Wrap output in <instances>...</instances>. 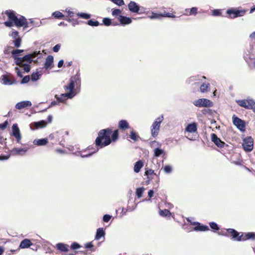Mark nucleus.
<instances>
[{
  "mask_svg": "<svg viewBox=\"0 0 255 255\" xmlns=\"http://www.w3.org/2000/svg\"><path fill=\"white\" fill-rule=\"evenodd\" d=\"M5 14L8 17V19H11L14 22V25L18 27H23L27 28L28 27V23L26 18L22 15L18 17L16 15L15 11L12 10H7L5 11Z\"/></svg>",
  "mask_w": 255,
  "mask_h": 255,
  "instance_id": "nucleus-2",
  "label": "nucleus"
},
{
  "mask_svg": "<svg viewBox=\"0 0 255 255\" xmlns=\"http://www.w3.org/2000/svg\"><path fill=\"white\" fill-rule=\"evenodd\" d=\"M197 8L195 7H192L190 9L189 15L194 14L195 15L197 13Z\"/></svg>",
  "mask_w": 255,
  "mask_h": 255,
  "instance_id": "nucleus-63",
  "label": "nucleus"
},
{
  "mask_svg": "<svg viewBox=\"0 0 255 255\" xmlns=\"http://www.w3.org/2000/svg\"><path fill=\"white\" fill-rule=\"evenodd\" d=\"M55 98L56 99L58 102L61 103H64L66 101V98L69 99V97L65 95V93L62 94L60 97L58 96L57 95H55Z\"/></svg>",
  "mask_w": 255,
  "mask_h": 255,
  "instance_id": "nucleus-34",
  "label": "nucleus"
},
{
  "mask_svg": "<svg viewBox=\"0 0 255 255\" xmlns=\"http://www.w3.org/2000/svg\"><path fill=\"white\" fill-rule=\"evenodd\" d=\"M209 225L213 232H217L219 231L220 227L216 223L214 222H211L209 223Z\"/></svg>",
  "mask_w": 255,
  "mask_h": 255,
  "instance_id": "nucleus-33",
  "label": "nucleus"
},
{
  "mask_svg": "<svg viewBox=\"0 0 255 255\" xmlns=\"http://www.w3.org/2000/svg\"><path fill=\"white\" fill-rule=\"evenodd\" d=\"M193 104L198 108L206 107L209 108L213 106V102L210 100L201 98L193 102Z\"/></svg>",
  "mask_w": 255,
  "mask_h": 255,
  "instance_id": "nucleus-5",
  "label": "nucleus"
},
{
  "mask_svg": "<svg viewBox=\"0 0 255 255\" xmlns=\"http://www.w3.org/2000/svg\"><path fill=\"white\" fill-rule=\"evenodd\" d=\"M233 124L241 131L245 130V123L242 119L236 117L235 115L233 116Z\"/></svg>",
  "mask_w": 255,
  "mask_h": 255,
  "instance_id": "nucleus-9",
  "label": "nucleus"
},
{
  "mask_svg": "<svg viewBox=\"0 0 255 255\" xmlns=\"http://www.w3.org/2000/svg\"><path fill=\"white\" fill-rule=\"evenodd\" d=\"M30 23H31L35 27H39L41 22H34L32 19H30Z\"/></svg>",
  "mask_w": 255,
  "mask_h": 255,
  "instance_id": "nucleus-59",
  "label": "nucleus"
},
{
  "mask_svg": "<svg viewBox=\"0 0 255 255\" xmlns=\"http://www.w3.org/2000/svg\"><path fill=\"white\" fill-rule=\"evenodd\" d=\"M47 125V122L45 120H41L38 122H34L30 125V128L35 130L38 128H43Z\"/></svg>",
  "mask_w": 255,
  "mask_h": 255,
  "instance_id": "nucleus-14",
  "label": "nucleus"
},
{
  "mask_svg": "<svg viewBox=\"0 0 255 255\" xmlns=\"http://www.w3.org/2000/svg\"><path fill=\"white\" fill-rule=\"evenodd\" d=\"M222 13L221 12V10L220 9H214L212 11V15L214 16H220L221 15Z\"/></svg>",
  "mask_w": 255,
  "mask_h": 255,
  "instance_id": "nucleus-56",
  "label": "nucleus"
},
{
  "mask_svg": "<svg viewBox=\"0 0 255 255\" xmlns=\"http://www.w3.org/2000/svg\"><path fill=\"white\" fill-rule=\"evenodd\" d=\"M61 44H57L53 47V51L54 52H58L60 48Z\"/></svg>",
  "mask_w": 255,
  "mask_h": 255,
  "instance_id": "nucleus-62",
  "label": "nucleus"
},
{
  "mask_svg": "<svg viewBox=\"0 0 255 255\" xmlns=\"http://www.w3.org/2000/svg\"><path fill=\"white\" fill-rule=\"evenodd\" d=\"M13 43L15 47H20L21 43V38L18 36L17 38L14 39V40H13Z\"/></svg>",
  "mask_w": 255,
  "mask_h": 255,
  "instance_id": "nucleus-43",
  "label": "nucleus"
},
{
  "mask_svg": "<svg viewBox=\"0 0 255 255\" xmlns=\"http://www.w3.org/2000/svg\"><path fill=\"white\" fill-rule=\"evenodd\" d=\"M113 3L118 6H122L125 4L124 0H111Z\"/></svg>",
  "mask_w": 255,
  "mask_h": 255,
  "instance_id": "nucleus-51",
  "label": "nucleus"
},
{
  "mask_svg": "<svg viewBox=\"0 0 255 255\" xmlns=\"http://www.w3.org/2000/svg\"><path fill=\"white\" fill-rule=\"evenodd\" d=\"M65 11L67 13L68 15L70 17H72L74 16V12L71 10H70V9L66 8L65 9Z\"/></svg>",
  "mask_w": 255,
  "mask_h": 255,
  "instance_id": "nucleus-64",
  "label": "nucleus"
},
{
  "mask_svg": "<svg viewBox=\"0 0 255 255\" xmlns=\"http://www.w3.org/2000/svg\"><path fill=\"white\" fill-rule=\"evenodd\" d=\"M129 136H130V138L131 139L133 140L134 141H136L137 140L138 138L139 137V136L137 135V134L136 133V132H134V131H131L130 132Z\"/></svg>",
  "mask_w": 255,
  "mask_h": 255,
  "instance_id": "nucleus-48",
  "label": "nucleus"
},
{
  "mask_svg": "<svg viewBox=\"0 0 255 255\" xmlns=\"http://www.w3.org/2000/svg\"><path fill=\"white\" fill-rule=\"evenodd\" d=\"M33 143L34 145L38 146H43L48 143V139L46 138L35 139L33 140Z\"/></svg>",
  "mask_w": 255,
  "mask_h": 255,
  "instance_id": "nucleus-25",
  "label": "nucleus"
},
{
  "mask_svg": "<svg viewBox=\"0 0 255 255\" xmlns=\"http://www.w3.org/2000/svg\"><path fill=\"white\" fill-rule=\"evenodd\" d=\"M144 189V188L143 187L136 188L135 195L137 198H140L142 197Z\"/></svg>",
  "mask_w": 255,
  "mask_h": 255,
  "instance_id": "nucleus-41",
  "label": "nucleus"
},
{
  "mask_svg": "<svg viewBox=\"0 0 255 255\" xmlns=\"http://www.w3.org/2000/svg\"><path fill=\"white\" fill-rule=\"evenodd\" d=\"M18 66L22 67L26 73H28L30 70V66L29 63H22L21 64V65Z\"/></svg>",
  "mask_w": 255,
  "mask_h": 255,
  "instance_id": "nucleus-42",
  "label": "nucleus"
},
{
  "mask_svg": "<svg viewBox=\"0 0 255 255\" xmlns=\"http://www.w3.org/2000/svg\"><path fill=\"white\" fill-rule=\"evenodd\" d=\"M40 76L41 74L38 72H33L31 75V81L36 82L39 79Z\"/></svg>",
  "mask_w": 255,
  "mask_h": 255,
  "instance_id": "nucleus-37",
  "label": "nucleus"
},
{
  "mask_svg": "<svg viewBox=\"0 0 255 255\" xmlns=\"http://www.w3.org/2000/svg\"><path fill=\"white\" fill-rule=\"evenodd\" d=\"M103 23L106 26H110L112 24V21L110 18L105 17L103 19Z\"/></svg>",
  "mask_w": 255,
  "mask_h": 255,
  "instance_id": "nucleus-47",
  "label": "nucleus"
},
{
  "mask_svg": "<svg viewBox=\"0 0 255 255\" xmlns=\"http://www.w3.org/2000/svg\"><path fill=\"white\" fill-rule=\"evenodd\" d=\"M251 103H250V108L249 109L252 110L253 112L255 113V101L252 99V101H250Z\"/></svg>",
  "mask_w": 255,
  "mask_h": 255,
  "instance_id": "nucleus-57",
  "label": "nucleus"
},
{
  "mask_svg": "<svg viewBox=\"0 0 255 255\" xmlns=\"http://www.w3.org/2000/svg\"><path fill=\"white\" fill-rule=\"evenodd\" d=\"M200 77L199 76L190 77L189 78L187 79L186 83L188 84H190L192 82H194V84L198 85L199 83L197 82L196 81H198V80H200Z\"/></svg>",
  "mask_w": 255,
  "mask_h": 255,
  "instance_id": "nucleus-32",
  "label": "nucleus"
},
{
  "mask_svg": "<svg viewBox=\"0 0 255 255\" xmlns=\"http://www.w3.org/2000/svg\"><path fill=\"white\" fill-rule=\"evenodd\" d=\"M210 86V84L207 83H203L200 85V89L201 93H205L208 91V89Z\"/></svg>",
  "mask_w": 255,
  "mask_h": 255,
  "instance_id": "nucleus-36",
  "label": "nucleus"
},
{
  "mask_svg": "<svg viewBox=\"0 0 255 255\" xmlns=\"http://www.w3.org/2000/svg\"><path fill=\"white\" fill-rule=\"evenodd\" d=\"M164 153V150L160 148L157 147L154 149V156L155 157H159Z\"/></svg>",
  "mask_w": 255,
  "mask_h": 255,
  "instance_id": "nucleus-40",
  "label": "nucleus"
},
{
  "mask_svg": "<svg viewBox=\"0 0 255 255\" xmlns=\"http://www.w3.org/2000/svg\"><path fill=\"white\" fill-rule=\"evenodd\" d=\"M30 80V77L29 75H27L22 78L20 81V84H24L27 83Z\"/></svg>",
  "mask_w": 255,
  "mask_h": 255,
  "instance_id": "nucleus-52",
  "label": "nucleus"
},
{
  "mask_svg": "<svg viewBox=\"0 0 255 255\" xmlns=\"http://www.w3.org/2000/svg\"><path fill=\"white\" fill-rule=\"evenodd\" d=\"M52 15L54 17L57 18V19H61L64 16V14L62 12H61L59 11H56L55 12H53L52 13Z\"/></svg>",
  "mask_w": 255,
  "mask_h": 255,
  "instance_id": "nucleus-45",
  "label": "nucleus"
},
{
  "mask_svg": "<svg viewBox=\"0 0 255 255\" xmlns=\"http://www.w3.org/2000/svg\"><path fill=\"white\" fill-rule=\"evenodd\" d=\"M186 131L190 133L195 132L197 130V125L196 123L194 122L188 124L186 128Z\"/></svg>",
  "mask_w": 255,
  "mask_h": 255,
  "instance_id": "nucleus-21",
  "label": "nucleus"
},
{
  "mask_svg": "<svg viewBox=\"0 0 255 255\" xmlns=\"http://www.w3.org/2000/svg\"><path fill=\"white\" fill-rule=\"evenodd\" d=\"M75 86L76 85L73 84L72 82L70 81L69 84L67 86H65L64 88L65 90H69V92L65 93V95L69 97V99H72L76 95L75 91Z\"/></svg>",
  "mask_w": 255,
  "mask_h": 255,
  "instance_id": "nucleus-10",
  "label": "nucleus"
},
{
  "mask_svg": "<svg viewBox=\"0 0 255 255\" xmlns=\"http://www.w3.org/2000/svg\"><path fill=\"white\" fill-rule=\"evenodd\" d=\"M105 236V232L103 228H99L97 230L95 239L99 240L101 238H104Z\"/></svg>",
  "mask_w": 255,
  "mask_h": 255,
  "instance_id": "nucleus-24",
  "label": "nucleus"
},
{
  "mask_svg": "<svg viewBox=\"0 0 255 255\" xmlns=\"http://www.w3.org/2000/svg\"><path fill=\"white\" fill-rule=\"evenodd\" d=\"M56 246L57 250L63 252H67L69 250L68 245L64 243H58Z\"/></svg>",
  "mask_w": 255,
  "mask_h": 255,
  "instance_id": "nucleus-28",
  "label": "nucleus"
},
{
  "mask_svg": "<svg viewBox=\"0 0 255 255\" xmlns=\"http://www.w3.org/2000/svg\"><path fill=\"white\" fill-rule=\"evenodd\" d=\"M32 104L29 101H23L17 103L15 105V108L18 110H21L26 107H30Z\"/></svg>",
  "mask_w": 255,
  "mask_h": 255,
  "instance_id": "nucleus-19",
  "label": "nucleus"
},
{
  "mask_svg": "<svg viewBox=\"0 0 255 255\" xmlns=\"http://www.w3.org/2000/svg\"><path fill=\"white\" fill-rule=\"evenodd\" d=\"M70 81L72 82L76 86L80 87L81 85V79L80 74L77 73L75 75L70 79Z\"/></svg>",
  "mask_w": 255,
  "mask_h": 255,
  "instance_id": "nucleus-22",
  "label": "nucleus"
},
{
  "mask_svg": "<svg viewBox=\"0 0 255 255\" xmlns=\"http://www.w3.org/2000/svg\"><path fill=\"white\" fill-rule=\"evenodd\" d=\"M162 13H152V15L149 16L150 19H161L163 17Z\"/></svg>",
  "mask_w": 255,
  "mask_h": 255,
  "instance_id": "nucleus-46",
  "label": "nucleus"
},
{
  "mask_svg": "<svg viewBox=\"0 0 255 255\" xmlns=\"http://www.w3.org/2000/svg\"><path fill=\"white\" fill-rule=\"evenodd\" d=\"M118 19L120 21L121 24L123 25L129 24L132 22L131 18L123 15H120Z\"/></svg>",
  "mask_w": 255,
  "mask_h": 255,
  "instance_id": "nucleus-20",
  "label": "nucleus"
},
{
  "mask_svg": "<svg viewBox=\"0 0 255 255\" xmlns=\"http://www.w3.org/2000/svg\"><path fill=\"white\" fill-rule=\"evenodd\" d=\"M8 123L7 121H4L3 123L0 124V128L1 129H4L6 128Z\"/></svg>",
  "mask_w": 255,
  "mask_h": 255,
  "instance_id": "nucleus-60",
  "label": "nucleus"
},
{
  "mask_svg": "<svg viewBox=\"0 0 255 255\" xmlns=\"http://www.w3.org/2000/svg\"><path fill=\"white\" fill-rule=\"evenodd\" d=\"M143 163L141 160H138L136 161L134 165V171L135 173H138L140 171L141 168L143 167Z\"/></svg>",
  "mask_w": 255,
  "mask_h": 255,
  "instance_id": "nucleus-31",
  "label": "nucleus"
},
{
  "mask_svg": "<svg viewBox=\"0 0 255 255\" xmlns=\"http://www.w3.org/2000/svg\"><path fill=\"white\" fill-rule=\"evenodd\" d=\"M211 140L214 144L219 148H223L226 144L225 142L222 141L215 133H211Z\"/></svg>",
  "mask_w": 255,
  "mask_h": 255,
  "instance_id": "nucleus-12",
  "label": "nucleus"
},
{
  "mask_svg": "<svg viewBox=\"0 0 255 255\" xmlns=\"http://www.w3.org/2000/svg\"><path fill=\"white\" fill-rule=\"evenodd\" d=\"M244 237L242 238V241H245L247 240H255V233L254 232H249L247 233H243Z\"/></svg>",
  "mask_w": 255,
  "mask_h": 255,
  "instance_id": "nucleus-29",
  "label": "nucleus"
},
{
  "mask_svg": "<svg viewBox=\"0 0 255 255\" xmlns=\"http://www.w3.org/2000/svg\"><path fill=\"white\" fill-rule=\"evenodd\" d=\"M31 245H32V244L30 240L29 239H25L20 242L19 248L21 249H26L29 248Z\"/></svg>",
  "mask_w": 255,
  "mask_h": 255,
  "instance_id": "nucleus-23",
  "label": "nucleus"
},
{
  "mask_svg": "<svg viewBox=\"0 0 255 255\" xmlns=\"http://www.w3.org/2000/svg\"><path fill=\"white\" fill-rule=\"evenodd\" d=\"M122 11L120 9L118 8H113L112 9V14L113 16H117L118 15H121V13Z\"/></svg>",
  "mask_w": 255,
  "mask_h": 255,
  "instance_id": "nucleus-49",
  "label": "nucleus"
},
{
  "mask_svg": "<svg viewBox=\"0 0 255 255\" xmlns=\"http://www.w3.org/2000/svg\"><path fill=\"white\" fill-rule=\"evenodd\" d=\"M163 116L157 118L153 123L151 127V133L152 136L155 137L158 135L160 127V124L163 120Z\"/></svg>",
  "mask_w": 255,
  "mask_h": 255,
  "instance_id": "nucleus-4",
  "label": "nucleus"
},
{
  "mask_svg": "<svg viewBox=\"0 0 255 255\" xmlns=\"http://www.w3.org/2000/svg\"><path fill=\"white\" fill-rule=\"evenodd\" d=\"M118 127L120 129L123 130L128 129L129 128L128 122L125 120H122L120 121Z\"/></svg>",
  "mask_w": 255,
  "mask_h": 255,
  "instance_id": "nucleus-27",
  "label": "nucleus"
},
{
  "mask_svg": "<svg viewBox=\"0 0 255 255\" xmlns=\"http://www.w3.org/2000/svg\"><path fill=\"white\" fill-rule=\"evenodd\" d=\"M87 24L91 26H98L100 25V23L97 20H93V19H89L86 22Z\"/></svg>",
  "mask_w": 255,
  "mask_h": 255,
  "instance_id": "nucleus-44",
  "label": "nucleus"
},
{
  "mask_svg": "<svg viewBox=\"0 0 255 255\" xmlns=\"http://www.w3.org/2000/svg\"><path fill=\"white\" fill-rule=\"evenodd\" d=\"M4 24L6 26L10 27L13 26L14 22L11 19H9L8 21H5Z\"/></svg>",
  "mask_w": 255,
  "mask_h": 255,
  "instance_id": "nucleus-58",
  "label": "nucleus"
},
{
  "mask_svg": "<svg viewBox=\"0 0 255 255\" xmlns=\"http://www.w3.org/2000/svg\"><path fill=\"white\" fill-rule=\"evenodd\" d=\"M54 62V57L52 55H48L46 59L44 65V68L45 69H48L53 66Z\"/></svg>",
  "mask_w": 255,
  "mask_h": 255,
  "instance_id": "nucleus-18",
  "label": "nucleus"
},
{
  "mask_svg": "<svg viewBox=\"0 0 255 255\" xmlns=\"http://www.w3.org/2000/svg\"><path fill=\"white\" fill-rule=\"evenodd\" d=\"M28 148L14 147L10 150V155L13 156L24 155L27 151Z\"/></svg>",
  "mask_w": 255,
  "mask_h": 255,
  "instance_id": "nucleus-13",
  "label": "nucleus"
},
{
  "mask_svg": "<svg viewBox=\"0 0 255 255\" xmlns=\"http://www.w3.org/2000/svg\"><path fill=\"white\" fill-rule=\"evenodd\" d=\"M128 7L129 11L132 13H139L140 6L134 1H130L128 5Z\"/></svg>",
  "mask_w": 255,
  "mask_h": 255,
  "instance_id": "nucleus-16",
  "label": "nucleus"
},
{
  "mask_svg": "<svg viewBox=\"0 0 255 255\" xmlns=\"http://www.w3.org/2000/svg\"><path fill=\"white\" fill-rule=\"evenodd\" d=\"M252 99H247V100H239L237 101V103L238 104L246 109H249L250 106V103H251L250 101H252Z\"/></svg>",
  "mask_w": 255,
  "mask_h": 255,
  "instance_id": "nucleus-17",
  "label": "nucleus"
},
{
  "mask_svg": "<svg viewBox=\"0 0 255 255\" xmlns=\"http://www.w3.org/2000/svg\"><path fill=\"white\" fill-rule=\"evenodd\" d=\"M20 60L19 62V65H21V64L23 63V61H26L28 62V63L30 64L33 61V58L32 57V55L30 54H28L27 55H24L22 57H20Z\"/></svg>",
  "mask_w": 255,
  "mask_h": 255,
  "instance_id": "nucleus-26",
  "label": "nucleus"
},
{
  "mask_svg": "<svg viewBox=\"0 0 255 255\" xmlns=\"http://www.w3.org/2000/svg\"><path fill=\"white\" fill-rule=\"evenodd\" d=\"M71 248L72 250H77L81 248L80 244L76 242L73 243L71 245Z\"/></svg>",
  "mask_w": 255,
  "mask_h": 255,
  "instance_id": "nucleus-54",
  "label": "nucleus"
},
{
  "mask_svg": "<svg viewBox=\"0 0 255 255\" xmlns=\"http://www.w3.org/2000/svg\"><path fill=\"white\" fill-rule=\"evenodd\" d=\"M112 132V129L110 128L101 129L99 131L98 136L95 140V144L97 147V151L111 143L110 135Z\"/></svg>",
  "mask_w": 255,
  "mask_h": 255,
  "instance_id": "nucleus-1",
  "label": "nucleus"
},
{
  "mask_svg": "<svg viewBox=\"0 0 255 255\" xmlns=\"http://www.w3.org/2000/svg\"><path fill=\"white\" fill-rule=\"evenodd\" d=\"M15 71L17 74V75L20 78H22L23 77V75L22 74L21 72L20 71V69L18 67H15Z\"/></svg>",
  "mask_w": 255,
  "mask_h": 255,
  "instance_id": "nucleus-61",
  "label": "nucleus"
},
{
  "mask_svg": "<svg viewBox=\"0 0 255 255\" xmlns=\"http://www.w3.org/2000/svg\"><path fill=\"white\" fill-rule=\"evenodd\" d=\"M159 215L162 217H169L171 215V213L168 209H164L159 211Z\"/></svg>",
  "mask_w": 255,
  "mask_h": 255,
  "instance_id": "nucleus-39",
  "label": "nucleus"
},
{
  "mask_svg": "<svg viewBox=\"0 0 255 255\" xmlns=\"http://www.w3.org/2000/svg\"><path fill=\"white\" fill-rule=\"evenodd\" d=\"M242 146L244 149L247 152L251 151L254 147V139L251 137H247L243 140Z\"/></svg>",
  "mask_w": 255,
  "mask_h": 255,
  "instance_id": "nucleus-6",
  "label": "nucleus"
},
{
  "mask_svg": "<svg viewBox=\"0 0 255 255\" xmlns=\"http://www.w3.org/2000/svg\"><path fill=\"white\" fill-rule=\"evenodd\" d=\"M0 82L4 85H12L16 83V81L14 78H10L7 75H3L0 77Z\"/></svg>",
  "mask_w": 255,
  "mask_h": 255,
  "instance_id": "nucleus-11",
  "label": "nucleus"
},
{
  "mask_svg": "<svg viewBox=\"0 0 255 255\" xmlns=\"http://www.w3.org/2000/svg\"><path fill=\"white\" fill-rule=\"evenodd\" d=\"M247 11L246 9H240L239 8H231L227 10L226 13L229 15L230 18L234 19L243 16Z\"/></svg>",
  "mask_w": 255,
  "mask_h": 255,
  "instance_id": "nucleus-3",
  "label": "nucleus"
},
{
  "mask_svg": "<svg viewBox=\"0 0 255 255\" xmlns=\"http://www.w3.org/2000/svg\"><path fill=\"white\" fill-rule=\"evenodd\" d=\"M191 225L195 226L194 228V230L195 231L205 232L209 230L208 226L201 224L198 222H193L191 223Z\"/></svg>",
  "mask_w": 255,
  "mask_h": 255,
  "instance_id": "nucleus-15",
  "label": "nucleus"
},
{
  "mask_svg": "<svg viewBox=\"0 0 255 255\" xmlns=\"http://www.w3.org/2000/svg\"><path fill=\"white\" fill-rule=\"evenodd\" d=\"M226 230L228 233L231 235L232 240L238 242L242 241V238L244 237V235L242 234V233H241V235H240V233L237 231L231 228L227 229Z\"/></svg>",
  "mask_w": 255,
  "mask_h": 255,
  "instance_id": "nucleus-8",
  "label": "nucleus"
},
{
  "mask_svg": "<svg viewBox=\"0 0 255 255\" xmlns=\"http://www.w3.org/2000/svg\"><path fill=\"white\" fill-rule=\"evenodd\" d=\"M77 15L79 17L85 19H89L91 17V15L90 14L85 12H78L77 13Z\"/></svg>",
  "mask_w": 255,
  "mask_h": 255,
  "instance_id": "nucleus-35",
  "label": "nucleus"
},
{
  "mask_svg": "<svg viewBox=\"0 0 255 255\" xmlns=\"http://www.w3.org/2000/svg\"><path fill=\"white\" fill-rule=\"evenodd\" d=\"M145 174L147 176L148 178H149V175H150L154 174L157 176V174L154 173V170L151 169H146L145 171Z\"/></svg>",
  "mask_w": 255,
  "mask_h": 255,
  "instance_id": "nucleus-53",
  "label": "nucleus"
},
{
  "mask_svg": "<svg viewBox=\"0 0 255 255\" xmlns=\"http://www.w3.org/2000/svg\"><path fill=\"white\" fill-rule=\"evenodd\" d=\"M112 216L109 214H105L103 216V221L104 222H108L111 219Z\"/></svg>",
  "mask_w": 255,
  "mask_h": 255,
  "instance_id": "nucleus-55",
  "label": "nucleus"
},
{
  "mask_svg": "<svg viewBox=\"0 0 255 255\" xmlns=\"http://www.w3.org/2000/svg\"><path fill=\"white\" fill-rule=\"evenodd\" d=\"M11 130L12 132L10 133V135L13 136L15 138L16 141L17 143H20L22 138V136L17 124H14L12 125Z\"/></svg>",
  "mask_w": 255,
  "mask_h": 255,
  "instance_id": "nucleus-7",
  "label": "nucleus"
},
{
  "mask_svg": "<svg viewBox=\"0 0 255 255\" xmlns=\"http://www.w3.org/2000/svg\"><path fill=\"white\" fill-rule=\"evenodd\" d=\"M11 55L12 58L14 59V63L16 65H19V61L20 60V59L19 57V53H18L17 51H16V49L12 50L11 52Z\"/></svg>",
  "mask_w": 255,
  "mask_h": 255,
  "instance_id": "nucleus-30",
  "label": "nucleus"
},
{
  "mask_svg": "<svg viewBox=\"0 0 255 255\" xmlns=\"http://www.w3.org/2000/svg\"><path fill=\"white\" fill-rule=\"evenodd\" d=\"M111 135V142L112 141H116L119 138V130L118 129L115 130L113 132H112Z\"/></svg>",
  "mask_w": 255,
  "mask_h": 255,
  "instance_id": "nucleus-38",
  "label": "nucleus"
},
{
  "mask_svg": "<svg viewBox=\"0 0 255 255\" xmlns=\"http://www.w3.org/2000/svg\"><path fill=\"white\" fill-rule=\"evenodd\" d=\"M163 170L166 173H170L172 172V167L169 165H166L163 167Z\"/></svg>",
  "mask_w": 255,
  "mask_h": 255,
  "instance_id": "nucleus-50",
  "label": "nucleus"
}]
</instances>
